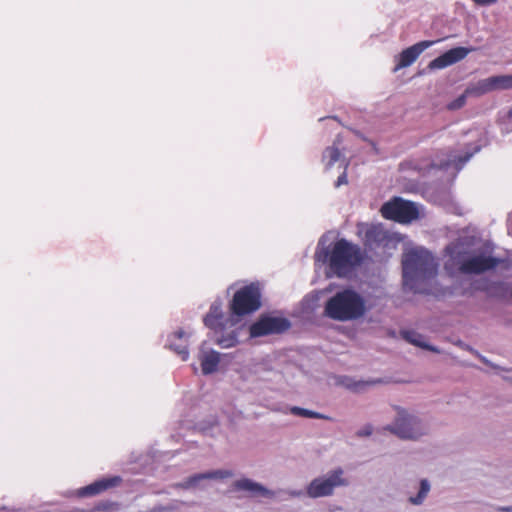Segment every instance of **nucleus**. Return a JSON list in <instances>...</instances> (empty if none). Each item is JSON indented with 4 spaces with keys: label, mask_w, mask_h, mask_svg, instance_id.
Masks as SVG:
<instances>
[{
    "label": "nucleus",
    "mask_w": 512,
    "mask_h": 512,
    "mask_svg": "<svg viewBox=\"0 0 512 512\" xmlns=\"http://www.w3.org/2000/svg\"><path fill=\"white\" fill-rule=\"evenodd\" d=\"M438 263L426 249L415 248L403 255L402 274L403 286L414 292H425L422 286L437 275Z\"/></svg>",
    "instance_id": "obj_1"
},
{
    "label": "nucleus",
    "mask_w": 512,
    "mask_h": 512,
    "mask_svg": "<svg viewBox=\"0 0 512 512\" xmlns=\"http://www.w3.org/2000/svg\"><path fill=\"white\" fill-rule=\"evenodd\" d=\"M366 312L365 301L352 289H344L329 298L324 306V315L335 321H351L361 318Z\"/></svg>",
    "instance_id": "obj_2"
},
{
    "label": "nucleus",
    "mask_w": 512,
    "mask_h": 512,
    "mask_svg": "<svg viewBox=\"0 0 512 512\" xmlns=\"http://www.w3.org/2000/svg\"><path fill=\"white\" fill-rule=\"evenodd\" d=\"M362 261L363 254L360 247L342 238L332 246L329 268L336 276L345 277Z\"/></svg>",
    "instance_id": "obj_3"
},
{
    "label": "nucleus",
    "mask_w": 512,
    "mask_h": 512,
    "mask_svg": "<svg viewBox=\"0 0 512 512\" xmlns=\"http://www.w3.org/2000/svg\"><path fill=\"white\" fill-rule=\"evenodd\" d=\"M446 252L456 264L459 270L465 274H480L488 270H492L498 266L500 260L485 255H478L465 258L467 251L462 244H451L446 248Z\"/></svg>",
    "instance_id": "obj_4"
},
{
    "label": "nucleus",
    "mask_w": 512,
    "mask_h": 512,
    "mask_svg": "<svg viewBox=\"0 0 512 512\" xmlns=\"http://www.w3.org/2000/svg\"><path fill=\"white\" fill-rule=\"evenodd\" d=\"M261 297V288L258 282L241 287L229 302L231 316L241 318L256 312L261 307Z\"/></svg>",
    "instance_id": "obj_5"
},
{
    "label": "nucleus",
    "mask_w": 512,
    "mask_h": 512,
    "mask_svg": "<svg viewBox=\"0 0 512 512\" xmlns=\"http://www.w3.org/2000/svg\"><path fill=\"white\" fill-rule=\"evenodd\" d=\"M380 212L385 219L393 220L401 224L411 223L419 217L418 206L414 202L404 200L400 197H394L384 203Z\"/></svg>",
    "instance_id": "obj_6"
},
{
    "label": "nucleus",
    "mask_w": 512,
    "mask_h": 512,
    "mask_svg": "<svg viewBox=\"0 0 512 512\" xmlns=\"http://www.w3.org/2000/svg\"><path fill=\"white\" fill-rule=\"evenodd\" d=\"M343 470L337 468L329 473L327 477H319L311 481L307 487V494L311 498H319L332 495L334 489L347 485V480L342 477Z\"/></svg>",
    "instance_id": "obj_7"
},
{
    "label": "nucleus",
    "mask_w": 512,
    "mask_h": 512,
    "mask_svg": "<svg viewBox=\"0 0 512 512\" xmlns=\"http://www.w3.org/2000/svg\"><path fill=\"white\" fill-rule=\"evenodd\" d=\"M385 429L402 439H417L424 433L420 421L403 409L398 411L394 425H389Z\"/></svg>",
    "instance_id": "obj_8"
},
{
    "label": "nucleus",
    "mask_w": 512,
    "mask_h": 512,
    "mask_svg": "<svg viewBox=\"0 0 512 512\" xmlns=\"http://www.w3.org/2000/svg\"><path fill=\"white\" fill-rule=\"evenodd\" d=\"M291 324L286 318L262 315L249 327V334L252 338L280 334L290 328Z\"/></svg>",
    "instance_id": "obj_9"
},
{
    "label": "nucleus",
    "mask_w": 512,
    "mask_h": 512,
    "mask_svg": "<svg viewBox=\"0 0 512 512\" xmlns=\"http://www.w3.org/2000/svg\"><path fill=\"white\" fill-rule=\"evenodd\" d=\"M471 51H473V48H466V47H455L452 48L445 53L441 54L437 58L433 59L429 65L428 68L431 70L435 69H444L448 66H451L461 60H463Z\"/></svg>",
    "instance_id": "obj_10"
},
{
    "label": "nucleus",
    "mask_w": 512,
    "mask_h": 512,
    "mask_svg": "<svg viewBox=\"0 0 512 512\" xmlns=\"http://www.w3.org/2000/svg\"><path fill=\"white\" fill-rule=\"evenodd\" d=\"M437 41H420L406 49H404L398 56L397 64L395 66V71L400 70L402 68L408 67L413 64L419 55L427 48L432 46Z\"/></svg>",
    "instance_id": "obj_11"
},
{
    "label": "nucleus",
    "mask_w": 512,
    "mask_h": 512,
    "mask_svg": "<svg viewBox=\"0 0 512 512\" xmlns=\"http://www.w3.org/2000/svg\"><path fill=\"white\" fill-rule=\"evenodd\" d=\"M122 482L120 476H113L109 478H102L77 491L79 497H90L101 494L102 492L117 487Z\"/></svg>",
    "instance_id": "obj_12"
},
{
    "label": "nucleus",
    "mask_w": 512,
    "mask_h": 512,
    "mask_svg": "<svg viewBox=\"0 0 512 512\" xmlns=\"http://www.w3.org/2000/svg\"><path fill=\"white\" fill-rule=\"evenodd\" d=\"M389 240V235L381 226L371 225L364 232L363 244L368 250H375L385 246Z\"/></svg>",
    "instance_id": "obj_13"
},
{
    "label": "nucleus",
    "mask_w": 512,
    "mask_h": 512,
    "mask_svg": "<svg viewBox=\"0 0 512 512\" xmlns=\"http://www.w3.org/2000/svg\"><path fill=\"white\" fill-rule=\"evenodd\" d=\"M169 347L177 353L182 360H187L189 356L188 347H187V339L184 331L180 330L175 332L171 339Z\"/></svg>",
    "instance_id": "obj_14"
},
{
    "label": "nucleus",
    "mask_w": 512,
    "mask_h": 512,
    "mask_svg": "<svg viewBox=\"0 0 512 512\" xmlns=\"http://www.w3.org/2000/svg\"><path fill=\"white\" fill-rule=\"evenodd\" d=\"M233 487L235 490L248 491L249 493H251V495L269 496L271 494L270 491H268L266 488H264L260 484L255 483V482L251 481L250 479H246V478L235 481L233 484Z\"/></svg>",
    "instance_id": "obj_15"
},
{
    "label": "nucleus",
    "mask_w": 512,
    "mask_h": 512,
    "mask_svg": "<svg viewBox=\"0 0 512 512\" xmlns=\"http://www.w3.org/2000/svg\"><path fill=\"white\" fill-rule=\"evenodd\" d=\"M201 368L205 375L211 374L217 370L220 363V354L214 350L204 353L201 358Z\"/></svg>",
    "instance_id": "obj_16"
},
{
    "label": "nucleus",
    "mask_w": 512,
    "mask_h": 512,
    "mask_svg": "<svg viewBox=\"0 0 512 512\" xmlns=\"http://www.w3.org/2000/svg\"><path fill=\"white\" fill-rule=\"evenodd\" d=\"M215 342L222 348H231L238 344V331L233 329L226 331V327H223V331L215 333Z\"/></svg>",
    "instance_id": "obj_17"
},
{
    "label": "nucleus",
    "mask_w": 512,
    "mask_h": 512,
    "mask_svg": "<svg viewBox=\"0 0 512 512\" xmlns=\"http://www.w3.org/2000/svg\"><path fill=\"white\" fill-rule=\"evenodd\" d=\"M402 336L407 342H409L415 346L427 349L432 352H437V353L439 352V350L436 347L428 345L424 341L423 336L415 331H403Z\"/></svg>",
    "instance_id": "obj_18"
},
{
    "label": "nucleus",
    "mask_w": 512,
    "mask_h": 512,
    "mask_svg": "<svg viewBox=\"0 0 512 512\" xmlns=\"http://www.w3.org/2000/svg\"><path fill=\"white\" fill-rule=\"evenodd\" d=\"M492 86L488 78L478 81L476 84L470 85L466 88L465 93L467 96H481L488 92H491Z\"/></svg>",
    "instance_id": "obj_19"
},
{
    "label": "nucleus",
    "mask_w": 512,
    "mask_h": 512,
    "mask_svg": "<svg viewBox=\"0 0 512 512\" xmlns=\"http://www.w3.org/2000/svg\"><path fill=\"white\" fill-rule=\"evenodd\" d=\"M492 90L512 89V75H496L489 77Z\"/></svg>",
    "instance_id": "obj_20"
},
{
    "label": "nucleus",
    "mask_w": 512,
    "mask_h": 512,
    "mask_svg": "<svg viewBox=\"0 0 512 512\" xmlns=\"http://www.w3.org/2000/svg\"><path fill=\"white\" fill-rule=\"evenodd\" d=\"M231 476H232V472L231 471H228V470H217V471H213V472L197 474V475H195L193 477H190L189 480H188V484L189 485H193L197 481L202 480V479H212V478L223 479V478H228V477H231Z\"/></svg>",
    "instance_id": "obj_21"
},
{
    "label": "nucleus",
    "mask_w": 512,
    "mask_h": 512,
    "mask_svg": "<svg viewBox=\"0 0 512 512\" xmlns=\"http://www.w3.org/2000/svg\"><path fill=\"white\" fill-rule=\"evenodd\" d=\"M204 324L205 326L213 330L214 333H218V330L219 332H222L223 327L225 326L222 322V319L215 317L210 313H207L206 316L204 317Z\"/></svg>",
    "instance_id": "obj_22"
},
{
    "label": "nucleus",
    "mask_w": 512,
    "mask_h": 512,
    "mask_svg": "<svg viewBox=\"0 0 512 512\" xmlns=\"http://www.w3.org/2000/svg\"><path fill=\"white\" fill-rule=\"evenodd\" d=\"M471 154H466L464 156H449L448 160L445 163L439 165V168H447L451 165L455 166L457 169H460L471 157Z\"/></svg>",
    "instance_id": "obj_23"
},
{
    "label": "nucleus",
    "mask_w": 512,
    "mask_h": 512,
    "mask_svg": "<svg viewBox=\"0 0 512 512\" xmlns=\"http://www.w3.org/2000/svg\"><path fill=\"white\" fill-rule=\"evenodd\" d=\"M429 490H430V485H429L428 481L422 480L420 482V490H419L417 496L410 497L409 501L415 505L421 504L423 502V500L425 499V497L427 496Z\"/></svg>",
    "instance_id": "obj_24"
},
{
    "label": "nucleus",
    "mask_w": 512,
    "mask_h": 512,
    "mask_svg": "<svg viewBox=\"0 0 512 512\" xmlns=\"http://www.w3.org/2000/svg\"><path fill=\"white\" fill-rule=\"evenodd\" d=\"M340 158V151L336 147H327L323 153V159L327 160V166L331 167Z\"/></svg>",
    "instance_id": "obj_25"
},
{
    "label": "nucleus",
    "mask_w": 512,
    "mask_h": 512,
    "mask_svg": "<svg viewBox=\"0 0 512 512\" xmlns=\"http://www.w3.org/2000/svg\"><path fill=\"white\" fill-rule=\"evenodd\" d=\"M291 413L294 415H297V416L307 417V418H314V419H325L326 418V416H324L318 412L300 408L297 406L291 408Z\"/></svg>",
    "instance_id": "obj_26"
},
{
    "label": "nucleus",
    "mask_w": 512,
    "mask_h": 512,
    "mask_svg": "<svg viewBox=\"0 0 512 512\" xmlns=\"http://www.w3.org/2000/svg\"><path fill=\"white\" fill-rule=\"evenodd\" d=\"M466 98H467V94L464 92L459 97H457L455 100L451 101L447 105V108L449 110H458V109L462 108L466 104Z\"/></svg>",
    "instance_id": "obj_27"
},
{
    "label": "nucleus",
    "mask_w": 512,
    "mask_h": 512,
    "mask_svg": "<svg viewBox=\"0 0 512 512\" xmlns=\"http://www.w3.org/2000/svg\"><path fill=\"white\" fill-rule=\"evenodd\" d=\"M208 313L223 320V312H222L221 303H217V302L213 303L210 306Z\"/></svg>",
    "instance_id": "obj_28"
},
{
    "label": "nucleus",
    "mask_w": 512,
    "mask_h": 512,
    "mask_svg": "<svg viewBox=\"0 0 512 512\" xmlns=\"http://www.w3.org/2000/svg\"><path fill=\"white\" fill-rule=\"evenodd\" d=\"M378 382H379V381L373 380V381H368V382H358V383H355V384H353V385L348 384L347 386H348L349 388H352V389H354V390L358 391V390H359L362 386H364V385H373V384H376V383H378Z\"/></svg>",
    "instance_id": "obj_29"
},
{
    "label": "nucleus",
    "mask_w": 512,
    "mask_h": 512,
    "mask_svg": "<svg viewBox=\"0 0 512 512\" xmlns=\"http://www.w3.org/2000/svg\"><path fill=\"white\" fill-rule=\"evenodd\" d=\"M373 432V428L371 425H366L363 429L359 430L357 432V436L363 437V436H370Z\"/></svg>",
    "instance_id": "obj_30"
},
{
    "label": "nucleus",
    "mask_w": 512,
    "mask_h": 512,
    "mask_svg": "<svg viewBox=\"0 0 512 512\" xmlns=\"http://www.w3.org/2000/svg\"><path fill=\"white\" fill-rule=\"evenodd\" d=\"M347 175H346V172L344 171L337 179L336 181V184L335 186L336 187H339L341 185H344V184H347Z\"/></svg>",
    "instance_id": "obj_31"
},
{
    "label": "nucleus",
    "mask_w": 512,
    "mask_h": 512,
    "mask_svg": "<svg viewBox=\"0 0 512 512\" xmlns=\"http://www.w3.org/2000/svg\"><path fill=\"white\" fill-rule=\"evenodd\" d=\"M475 4L479 6H489L496 3L498 0H472Z\"/></svg>",
    "instance_id": "obj_32"
},
{
    "label": "nucleus",
    "mask_w": 512,
    "mask_h": 512,
    "mask_svg": "<svg viewBox=\"0 0 512 512\" xmlns=\"http://www.w3.org/2000/svg\"><path fill=\"white\" fill-rule=\"evenodd\" d=\"M503 511H510V508H503Z\"/></svg>",
    "instance_id": "obj_33"
}]
</instances>
